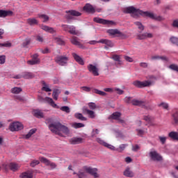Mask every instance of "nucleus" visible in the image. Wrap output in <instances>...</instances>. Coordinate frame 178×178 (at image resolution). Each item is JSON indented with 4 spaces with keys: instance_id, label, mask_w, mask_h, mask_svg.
I'll use <instances>...</instances> for the list:
<instances>
[{
    "instance_id": "de8ad7c7",
    "label": "nucleus",
    "mask_w": 178,
    "mask_h": 178,
    "mask_svg": "<svg viewBox=\"0 0 178 178\" xmlns=\"http://www.w3.org/2000/svg\"><path fill=\"white\" fill-rule=\"evenodd\" d=\"M54 40L58 45H65V42L62 40V38H55Z\"/></svg>"
},
{
    "instance_id": "774afa93",
    "label": "nucleus",
    "mask_w": 178,
    "mask_h": 178,
    "mask_svg": "<svg viewBox=\"0 0 178 178\" xmlns=\"http://www.w3.org/2000/svg\"><path fill=\"white\" fill-rule=\"evenodd\" d=\"M140 149V146L138 145H132V151L134 152H137Z\"/></svg>"
},
{
    "instance_id": "6e6d98bb",
    "label": "nucleus",
    "mask_w": 178,
    "mask_h": 178,
    "mask_svg": "<svg viewBox=\"0 0 178 178\" xmlns=\"http://www.w3.org/2000/svg\"><path fill=\"white\" fill-rule=\"evenodd\" d=\"M97 134H99V130H98V129H93L91 134V137L94 138V137H97Z\"/></svg>"
},
{
    "instance_id": "ea45409f",
    "label": "nucleus",
    "mask_w": 178,
    "mask_h": 178,
    "mask_svg": "<svg viewBox=\"0 0 178 178\" xmlns=\"http://www.w3.org/2000/svg\"><path fill=\"white\" fill-rule=\"evenodd\" d=\"M74 116H75L76 119H79V120H82L83 122H86V120H87V118L83 117V114H81L80 113H75Z\"/></svg>"
},
{
    "instance_id": "58836bf2",
    "label": "nucleus",
    "mask_w": 178,
    "mask_h": 178,
    "mask_svg": "<svg viewBox=\"0 0 178 178\" xmlns=\"http://www.w3.org/2000/svg\"><path fill=\"white\" fill-rule=\"evenodd\" d=\"M22 91L23 90L22 89V88L18 87L13 88L10 90V92H12V94H20V92H22Z\"/></svg>"
},
{
    "instance_id": "4be33fe9",
    "label": "nucleus",
    "mask_w": 178,
    "mask_h": 178,
    "mask_svg": "<svg viewBox=\"0 0 178 178\" xmlns=\"http://www.w3.org/2000/svg\"><path fill=\"white\" fill-rule=\"evenodd\" d=\"M131 104L134 106H141L142 108H145V102L144 101L134 99L131 101Z\"/></svg>"
},
{
    "instance_id": "473e14b6",
    "label": "nucleus",
    "mask_w": 178,
    "mask_h": 178,
    "mask_svg": "<svg viewBox=\"0 0 178 178\" xmlns=\"http://www.w3.org/2000/svg\"><path fill=\"white\" fill-rule=\"evenodd\" d=\"M41 83L42 84V90L45 91L46 92H51L52 90L48 87V85H47V83L44 82V81H42Z\"/></svg>"
},
{
    "instance_id": "8fccbe9b",
    "label": "nucleus",
    "mask_w": 178,
    "mask_h": 178,
    "mask_svg": "<svg viewBox=\"0 0 178 178\" xmlns=\"http://www.w3.org/2000/svg\"><path fill=\"white\" fill-rule=\"evenodd\" d=\"M104 147H106V148H108V149H111V151H116L115 146L111 144H108V143H105Z\"/></svg>"
},
{
    "instance_id": "f03ea898",
    "label": "nucleus",
    "mask_w": 178,
    "mask_h": 178,
    "mask_svg": "<svg viewBox=\"0 0 178 178\" xmlns=\"http://www.w3.org/2000/svg\"><path fill=\"white\" fill-rule=\"evenodd\" d=\"M65 19H67V23H70L72 20H74L76 17H79V16H81V13L76 10H69L65 11Z\"/></svg>"
},
{
    "instance_id": "9d476101",
    "label": "nucleus",
    "mask_w": 178,
    "mask_h": 178,
    "mask_svg": "<svg viewBox=\"0 0 178 178\" xmlns=\"http://www.w3.org/2000/svg\"><path fill=\"white\" fill-rule=\"evenodd\" d=\"M87 69L89 73H91L93 76H99V68L97 65L89 64L87 66Z\"/></svg>"
},
{
    "instance_id": "c9c22d12",
    "label": "nucleus",
    "mask_w": 178,
    "mask_h": 178,
    "mask_svg": "<svg viewBox=\"0 0 178 178\" xmlns=\"http://www.w3.org/2000/svg\"><path fill=\"white\" fill-rule=\"evenodd\" d=\"M59 94H60V90H59V89H54L53 90L52 97L55 101H58Z\"/></svg>"
},
{
    "instance_id": "0e129e2a",
    "label": "nucleus",
    "mask_w": 178,
    "mask_h": 178,
    "mask_svg": "<svg viewBox=\"0 0 178 178\" xmlns=\"http://www.w3.org/2000/svg\"><path fill=\"white\" fill-rule=\"evenodd\" d=\"M61 27L64 30V31H69V30H70V26L69 25L62 24Z\"/></svg>"
},
{
    "instance_id": "09e8293b",
    "label": "nucleus",
    "mask_w": 178,
    "mask_h": 178,
    "mask_svg": "<svg viewBox=\"0 0 178 178\" xmlns=\"http://www.w3.org/2000/svg\"><path fill=\"white\" fill-rule=\"evenodd\" d=\"M126 147H127V145L122 144L120 145L118 149H115V151H118V152H122V151H124Z\"/></svg>"
},
{
    "instance_id": "72a5a7b5",
    "label": "nucleus",
    "mask_w": 178,
    "mask_h": 178,
    "mask_svg": "<svg viewBox=\"0 0 178 178\" xmlns=\"http://www.w3.org/2000/svg\"><path fill=\"white\" fill-rule=\"evenodd\" d=\"M30 44H31V38H26L22 42V47L23 48H29V45H30Z\"/></svg>"
},
{
    "instance_id": "6e6552de",
    "label": "nucleus",
    "mask_w": 178,
    "mask_h": 178,
    "mask_svg": "<svg viewBox=\"0 0 178 178\" xmlns=\"http://www.w3.org/2000/svg\"><path fill=\"white\" fill-rule=\"evenodd\" d=\"M93 22L98 23L99 24H108V26H115V24H116V23L113 21L104 19L99 17L93 18Z\"/></svg>"
},
{
    "instance_id": "aec40b11",
    "label": "nucleus",
    "mask_w": 178,
    "mask_h": 178,
    "mask_svg": "<svg viewBox=\"0 0 178 178\" xmlns=\"http://www.w3.org/2000/svg\"><path fill=\"white\" fill-rule=\"evenodd\" d=\"M83 10L87 13L94 14L95 13V8H94L93 6L90 3L86 4L83 8Z\"/></svg>"
},
{
    "instance_id": "338daca9",
    "label": "nucleus",
    "mask_w": 178,
    "mask_h": 178,
    "mask_svg": "<svg viewBox=\"0 0 178 178\" xmlns=\"http://www.w3.org/2000/svg\"><path fill=\"white\" fill-rule=\"evenodd\" d=\"M124 101L126 104H131V102L133 100H131V97H126L124 99Z\"/></svg>"
},
{
    "instance_id": "a211bd4d",
    "label": "nucleus",
    "mask_w": 178,
    "mask_h": 178,
    "mask_svg": "<svg viewBox=\"0 0 178 178\" xmlns=\"http://www.w3.org/2000/svg\"><path fill=\"white\" fill-rule=\"evenodd\" d=\"M13 16V11L6 10H0V17L5 19V17H8Z\"/></svg>"
},
{
    "instance_id": "5701e85b",
    "label": "nucleus",
    "mask_w": 178,
    "mask_h": 178,
    "mask_svg": "<svg viewBox=\"0 0 178 178\" xmlns=\"http://www.w3.org/2000/svg\"><path fill=\"white\" fill-rule=\"evenodd\" d=\"M99 42H100V44H104L109 48H113V47L115 45L112 40H109L108 39H101L99 40Z\"/></svg>"
},
{
    "instance_id": "dca6fc26",
    "label": "nucleus",
    "mask_w": 178,
    "mask_h": 178,
    "mask_svg": "<svg viewBox=\"0 0 178 178\" xmlns=\"http://www.w3.org/2000/svg\"><path fill=\"white\" fill-rule=\"evenodd\" d=\"M154 34L151 33H143L142 34H138L137 35V39L138 40H147V38H153Z\"/></svg>"
},
{
    "instance_id": "a878e982",
    "label": "nucleus",
    "mask_w": 178,
    "mask_h": 178,
    "mask_svg": "<svg viewBox=\"0 0 178 178\" xmlns=\"http://www.w3.org/2000/svg\"><path fill=\"white\" fill-rule=\"evenodd\" d=\"M33 116L38 119H42L44 118V113L40 109H35L33 111Z\"/></svg>"
},
{
    "instance_id": "680f3d73",
    "label": "nucleus",
    "mask_w": 178,
    "mask_h": 178,
    "mask_svg": "<svg viewBox=\"0 0 178 178\" xmlns=\"http://www.w3.org/2000/svg\"><path fill=\"white\" fill-rule=\"evenodd\" d=\"M55 122L54 121V118H47L46 120H45V123L46 124H52V123H54Z\"/></svg>"
},
{
    "instance_id": "7ed1b4c3",
    "label": "nucleus",
    "mask_w": 178,
    "mask_h": 178,
    "mask_svg": "<svg viewBox=\"0 0 178 178\" xmlns=\"http://www.w3.org/2000/svg\"><path fill=\"white\" fill-rule=\"evenodd\" d=\"M61 123L59 122H54L52 124L48 125L49 129L51 133H54V134H58V136H62V133L60 132Z\"/></svg>"
},
{
    "instance_id": "c03bdc74",
    "label": "nucleus",
    "mask_w": 178,
    "mask_h": 178,
    "mask_svg": "<svg viewBox=\"0 0 178 178\" xmlns=\"http://www.w3.org/2000/svg\"><path fill=\"white\" fill-rule=\"evenodd\" d=\"M35 131H37V129H31V130L29 131V133H28L26 135H25V138H26V140H29V138H30V137H31V136H32L33 134H34L35 133Z\"/></svg>"
},
{
    "instance_id": "bf43d9fd",
    "label": "nucleus",
    "mask_w": 178,
    "mask_h": 178,
    "mask_svg": "<svg viewBox=\"0 0 178 178\" xmlns=\"http://www.w3.org/2000/svg\"><path fill=\"white\" fill-rule=\"evenodd\" d=\"M0 47H5L6 48H10L12 47V43L10 42H6V43H0Z\"/></svg>"
},
{
    "instance_id": "5fc2aeb1",
    "label": "nucleus",
    "mask_w": 178,
    "mask_h": 178,
    "mask_svg": "<svg viewBox=\"0 0 178 178\" xmlns=\"http://www.w3.org/2000/svg\"><path fill=\"white\" fill-rule=\"evenodd\" d=\"M40 63V60H29L27 61L28 65H38Z\"/></svg>"
},
{
    "instance_id": "7c9ffc66",
    "label": "nucleus",
    "mask_w": 178,
    "mask_h": 178,
    "mask_svg": "<svg viewBox=\"0 0 178 178\" xmlns=\"http://www.w3.org/2000/svg\"><path fill=\"white\" fill-rule=\"evenodd\" d=\"M172 124H174V126H177L178 124V112H175L172 115Z\"/></svg>"
},
{
    "instance_id": "9b49d317",
    "label": "nucleus",
    "mask_w": 178,
    "mask_h": 178,
    "mask_svg": "<svg viewBox=\"0 0 178 178\" xmlns=\"http://www.w3.org/2000/svg\"><path fill=\"white\" fill-rule=\"evenodd\" d=\"M39 159L40 162L46 165V166H50L51 169H56V167L58 166L56 163L54 162H51V161H49L48 159L45 157L42 156V157H40Z\"/></svg>"
},
{
    "instance_id": "13d9d810",
    "label": "nucleus",
    "mask_w": 178,
    "mask_h": 178,
    "mask_svg": "<svg viewBox=\"0 0 178 178\" xmlns=\"http://www.w3.org/2000/svg\"><path fill=\"white\" fill-rule=\"evenodd\" d=\"M169 69H170L171 70H174L175 72H178V65L175 64H171L169 66Z\"/></svg>"
},
{
    "instance_id": "b1692460",
    "label": "nucleus",
    "mask_w": 178,
    "mask_h": 178,
    "mask_svg": "<svg viewBox=\"0 0 178 178\" xmlns=\"http://www.w3.org/2000/svg\"><path fill=\"white\" fill-rule=\"evenodd\" d=\"M111 59H113L115 63L116 66H122L123 65V61L120 60V56L118 54H114L112 56Z\"/></svg>"
},
{
    "instance_id": "2eb2a0df",
    "label": "nucleus",
    "mask_w": 178,
    "mask_h": 178,
    "mask_svg": "<svg viewBox=\"0 0 178 178\" xmlns=\"http://www.w3.org/2000/svg\"><path fill=\"white\" fill-rule=\"evenodd\" d=\"M71 43L73 44V45H76L79 47V48H81V49H86V46L81 44L80 42H79V38L76 36H72L70 39Z\"/></svg>"
},
{
    "instance_id": "39448f33",
    "label": "nucleus",
    "mask_w": 178,
    "mask_h": 178,
    "mask_svg": "<svg viewBox=\"0 0 178 178\" xmlns=\"http://www.w3.org/2000/svg\"><path fill=\"white\" fill-rule=\"evenodd\" d=\"M55 62L60 66H66L69 62V57L66 56H58L54 59Z\"/></svg>"
},
{
    "instance_id": "4d7b16f0",
    "label": "nucleus",
    "mask_w": 178,
    "mask_h": 178,
    "mask_svg": "<svg viewBox=\"0 0 178 178\" xmlns=\"http://www.w3.org/2000/svg\"><path fill=\"white\" fill-rule=\"evenodd\" d=\"M88 105L90 109H91L92 111H94V109H97V104H95V103L94 102L88 103Z\"/></svg>"
},
{
    "instance_id": "bb28decb",
    "label": "nucleus",
    "mask_w": 178,
    "mask_h": 178,
    "mask_svg": "<svg viewBox=\"0 0 178 178\" xmlns=\"http://www.w3.org/2000/svg\"><path fill=\"white\" fill-rule=\"evenodd\" d=\"M68 33H70V34H72V35H80V34H81L80 31L76 30V26H70V30L68 31Z\"/></svg>"
},
{
    "instance_id": "f257e3e1",
    "label": "nucleus",
    "mask_w": 178,
    "mask_h": 178,
    "mask_svg": "<svg viewBox=\"0 0 178 178\" xmlns=\"http://www.w3.org/2000/svg\"><path fill=\"white\" fill-rule=\"evenodd\" d=\"M124 13L131 15V17H134V19H138L140 16H143V17H149V19L156 20L157 22H163V20H165V18L161 15L157 16L153 13L143 11L140 9L135 8L134 6L127 7L124 10Z\"/></svg>"
},
{
    "instance_id": "f3484780",
    "label": "nucleus",
    "mask_w": 178,
    "mask_h": 178,
    "mask_svg": "<svg viewBox=\"0 0 178 178\" xmlns=\"http://www.w3.org/2000/svg\"><path fill=\"white\" fill-rule=\"evenodd\" d=\"M149 155L153 161H162V156L156 151L150 152Z\"/></svg>"
},
{
    "instance_id": "a19ab883",
    "label": "nucleus",
    "mask_w": 178,
    "mask_h": 178,
    "mask_svg": "<svg viewBox=\"0 0 178 178\" xmlns=\"http://www.w3.org/2000/svg\"><path fill=\"white\" fill-rule=\"evenodd\" d=\"M21 178H33V172H23L21 175H20Z\"/></svg>"
},
{
    "instance_id": "f8f14e48",
    "label": "nucleus",
    "mask_w": 178,
    "mask_h": 178,
    "mask_svg": "<svg viewBox=\"0 0 178 178\" xmlns=\"http://www.w3.org/2000/svg\"><path fill=\"white\" fill-rule=\"evenodd\" d=\"M109 35H117V37H121L122 38H126V34L123 33L118 29H108L107 31Z\"/></svg>"
},
{
    "instance_id": "3c124183",
    "label": "nucleus",
    "mask_w": 178,
    "mask_h": 178,
    "mask_svg": "<svg viewBox=\"0 0 178 178\" xmlns=\"http://www.w3.org/2000/svg\"><path fill=\"white\" fill-rule=\"evenodd\" d=\"M153 119L154 118L149 115H145L143 117V120H145V122H147V123H151Z\"/></svg>"
},
{
    "instance_id": "393cba45",
    "label": "nucleus",
    "mask_w": 178,
    "mask_h": 178,
    "mask_svg": "<svg viewBox=\"0 0 178 178\" xmlns=\"http://www.w3.org/2000/svg\"><path fill=\"white\" fill-rule=\"evenodd\" d=\"M35 75L33 74V72H22V79H25L26 80L34 79Z\"/></svg>"
},
{
    "instance_id": "37998d69",
    "label": "nucleus",
    "mask_w": 178,
    "mask_h": 178,
    "mask_svg": "<svg viewBox=\"0 0 178 178\" xmlns=\"http://www.w3.org/2000/svg\"><path fill=\"white\" fill-rule=\"evenodd\" d=\"M38 16L40 19H43V23H45L49 20V17L45 14H38Z\"/></svg>"
},
{
    "instance_id": "ddd939ff",
    "label": "nucleus",
    "mask_w": 178,
    "mask_h": 178,
    "mask_svg": "<svg viewBox=\"0 0 178 178\" xmlns=\"http://www.w3.org/2000/svg\"><path fill=\"white\" fill-rule=\"evenodd\" d=\"M84 170H86V173H88L91 176H93L95 178L99 177V175L97 172H98L97 168H92L91 167H84Z\"/></svg>"
},
{
    "instance_id": "79ce46f5",
    "label": "nucleus",
    "mask_w": 178,
    "mask_h": 178,
    "mask_svg": "<svg viewBox=\"0 0 178 178\" xmlns=\"http://www.w3.org/2000/svg\"><path fill=\"white\" fill-rule=\"evenodd\" d=\"M92 92L97 94L98 95H101L102 97H105V95H106V92L98 89H93Z\"/></svg>"
},
{
    "instance_id": "a18cd8bd",
    "label": "nucleus",
    "mask_w": 178,
    "mask_h": 178,
    "mask_svg": "<svg viewBox=\"0 0 178 178\" xmlns=\"http://www.w3.org/2000/svg\"><path fill=\"white\" fill-rule=\"evenodd\" d=\"M84 124L80 122H74L72 124L74 129H81V127H84Z\"/></svg>"
},
{
    "instance_id": "e433bc0d",
    "label": "nucleus",
    "mask_w": 178,
    "mask_h": 178,
    "mask_svg": "<svg viewBox=\"0 0 178 178\" xmlns=\"http://www.w3.org/2000/svg\"><path fill=\"white\" fill-rule=\"evenodd\" d=\"M60 131L64 133V134H69V133H70L69 128L62 124H61V127H60Z\"/></svg>"
},
{
    "instance_id": "c85d7f7f",
    "label": "nucleus",
    "mask_w": 178,
    "mask_h": 178,
    "mask_svg": "<svg viewBox=\"0 0 178 178\" xmlns=\"http://www.w3.org/2000/svg\"><path fill=\"white\" fill-rule=\"evenodd\" d=\"M134 24L140 31L139 33H143V30H145V26H144L143 23H141V22H135Z\"/></svg>"
},
{
    "instance_id": "052dcab7",
    "label": "nucleus",
    "mask_w": 178,
    "mask_h": 178,
    "mask_svg": "<svg viewBox=\"0 0 178 178\" xmlns=\"http://www.w3.org/2000/svg\"><path fill=\"white\" fill-rule=\"evenodd\" d=\"M96 141L97 143H98L99 144H100V145H103V147H104L105 144L106 143V142L104 141L102 139H101L100 138H96Z\"/></svg>"
},
{
    "instance_id": "1a4fd4ad",
    "label": "nucleus",
    "mask_w": 178,
    "mask_h": 178,
    "mask_svg": "<svg viewBox=\"0 0 178 178\" xmlns=\"http://www.w3.org/2000/svg\"><path fill=\"white\" fill-rule=\"evenodd\" d=\"M3 168L6 170V172H8V170H12V172H17L19 170V165L15 163H10L7 165H3Z\"/></svg>"
},
{
    "instance_id": "412c9836",
    "label": "nucleus",
    "mask_w": 178,
    "mask_h": 178,
    "mask_svg": "<svg viewBox=\"0 0 178 178\" xmlns=\"http://www.w3.org/2000/svg\"><path fill=\"white\" fill-rule=\"evenodd\" d=\"M72 55L74 60H76V62H77L79 65H81V66H84V60H83V58L80 56H79L76 53H72Z\"/></svg>"
},
{
    "instance_id": "4468645a",
    "label": "nucleus",
    "mask_w": 178,
    "mask_h": 178,
    "mask_svg": "<svg viewBox=\"0 0 178 178\" xmlns=\"http://www.w3.org/2000/svg\"><path fill=\"white\" fill-rule=\"evenodd\" d=\"M120 116H122V114L119 112H115L113 114H111L108 119H113V120H118V123H124V120L120 119Z\"/></svg>"
},
{
    "instance_id": "864d4df0",
    "label": "nucleus",
    "mask_w": 178,
    "mask_h": 178,
    "mask_svg": "<svg viewBox=\"0 0 178 178\" xmlns=\"http://www.w3.org/2000/svg\"><path fill=\"white\" fill-rule=\"evenodd\" d=\"M159 106H162L163 109H166L167 111H169V104L168 103L161 102L160 104H159Z\"/></svg>"
},
{
    "instance_id": "0eeeda50",
    "label": "nucleus",
    "mask_w": 178,
    "mask_h": 178,
    "mask_svg": "<svg viewBox=\"0 0 178 178\" xmlns=\"http://www.w3.org/2000/svg\"><path fill=\"white\" fill-rule=\"evenodd\" d=\"M133 84L137 88H144V87H149L152 84V82L151 81H135L133 82Z\"/></svg>"
},
{
    "instance_id": "20e7f679",
    "label": "nucleus",
    "mask_w": 178,
    "mask_h": 178,
    "mask_svg": "<svg viewBox=\"0 0 178 178\" xmlns=\"http://www.w3.org/2000/svg\"><path fill=\"white\" fill-rule=\"evenodd\" d=\"M38 101L39 102H47L49 105L51 106L52 108H55L56 109H59V106L58 104H55V102H54V99L51 97H46L44 98L42 97V96H38Z\"/></svg>"
},
{
    "instance_id": "cd10ccee",
    "label": "nucleus",
    "mask_w": 178,
    "mask_h": 178,
    "mask_svg": "<svg viewBox=\"0 0 178 178\" xmlns=\"http://www.w3.org/2000/svg\"><path fill=\"white\" fill-rule=\"evenodd\" d=\"M70 144L76 145V144H81L83 143V138H72L70 139Z\"/></svg>"
},
{
    "instance_id": "2f4dec72",
    "label": "nucleus",
    "mask_w": 178,
    "mask_h": 178,
    "mask_svg": "<svg viewBox=\"0 0 178 178\" xmlns=\"http://www.w3.org/2000/svg\"><path fill=\"white\" fill-rule=\"evenodd\" d=\"M124 175L126 176V177H134V173L132 172L131 170H130V168H127L124 171Z\"/></svg>"
},
{
    "instance_id": "c756f323",
    "label": "nucleus",
    "mask_w": 178,
    "mask_h": 178,
    "mask_svg": "<svg viewBox=\"0 0 178 178\" xmlns=\"http://www.w3.org/2000/svg\"><path fill=\"white\" fill-rule=\"evenodd\" d=\"M42 29L44 31H47V33H50V34H54L55 33V31L54 30V28L49 27L46 25L42 26Z\"/></svg>"
},
{
    "instance_id": "603ef678",
    "label": "nucleus",
    "mask_w": 178,
    "mask_h": 178,
    "mask_svg": "<svg viewBox=\"0 0 178 178\" xmlns=\"http://www.w3.org/2000/svg\"><path fill=\"white\" fill-rule=\"evenodd\" d=\"M37 165H40V161H38V160H33L30 163V166L31 168H35V166H37Z\"/></svg>"
},
{
    "instance_id": "49530a36",
    "label": "nucleus",
    "mask_w": 178,
    "mask_h": 178,
    "mask_svg": "<svg viewBox=\"0 0 178 178\" xmlns=\"http://www.w3.org/2000/svg\"><path fill=\"white\" fill-rule=\"evenodd\" d=\"M62 112H65V113H70V108L67 106H63L60 108Z\"/></svg>"
},
{
    "instance_id": "4c0bfd02",
    "label": "nucleus",
    "mask_w": 178,
    "mask_h": 178,
    "mask_svg": "<svg viewBox=\"0 0 178 178\" xmlns=\"http://www.w3.org/2000/svg\"><path fill=\"white\" fill-rule=\"evenodd\" d=\"M168 136L172 140H176L177 141H178V132L171 131L169 133Z\"/></svg>"
},
{
    "instance_id": "423d86ee",
    "label": "nucleus",
    "mask_w": 178,
    "mask_h": 178,
    "mask_svg": "<svg viewBox=\"0 0 178 178\" xmlns=\"http://www.w3.org/2000/svg\"><path fill=\"white\" fill-rule=\"evenodd\" d=\"M23 129H24L23 124L19 122H14L9 126L10 131H20V130H23Z\"/></svg>"
},
{
    "instance_id": "6ab92c4d",
    "label": "nucleus",
    "mask_w": 178,
    "mask_h": 178,
    "mask_svg": "<svg viewBox=\"0 0 178 178\" xmlns=\"http://www.w3.org/2000/svg\"><path fill=\"white\" fill-rule=\"evenodd\" d=\"M83 113H87L90 119H95V112L93 111L89 110L87 107L83 106L82 108Z\"/></svg>"
},
{
    "instance_id": "e2e57ef3",
    "label": "nucleus",
    "mask_w": 178,
    "mask_h": 178,
    "mask_svg": "<svg viewBox=\"0 0 178 178\" xmlns=\"http://www.w3.org/2000/svg\"><path fill=\"white\" fill-rule=\"evenodd\" d=\"M6 60V56H0V65H3Z\"/></svg>"
},
{
    "instance_id": "f704fd0d",
    "label": "nucleus",
    "mask_w": 178,
    "mask_h": 178,
    "mask_svg": "<svg viewBox=\"0 0 178 178\" xmlns=\"http://www.w3.org/2000/svg\"><path fill=\"white\" fill-rule=\"evenodd\" d=\"M27 23L29 26H35V24H38V20L35 18H29L27 19Z\"/></svg>"
},
{
    "instance_id": "69168bd1",
    "label": "nucleus",
    "mask_w": 178,
    "mask_h": 178,
    "mask_svg": "<svg viewBox=\"0 0 178 178\" xmlns=\"http://www.w3.org/2000/svg\"><path fill=\"white\" fill-rule=\"evenodd\" d=\"M172 26L175 29H178V19L173 20Z\"/></svg>"
}]
</instances>
